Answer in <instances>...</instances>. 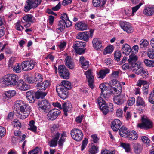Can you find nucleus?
Segmentation results:
<instances>
[{
    "label": "nucleus",
    "instance_id": "f257e3e1",
    "mask_svg": "<svg viewBox=\"0 0 154 154\" xmlns=\"http://www.w3.org/2000/svg\"><path fill=\"white\" fill-rule=\"evenodd\" d=\"M13 107L16 111L20 110V112L23 114L20 116V118L22 119L28 117L31 111L30 106L28 104L23 102L21 100L16 101Z\"/></svg>",
    "mask_w": 154,
    "mask_h": 154
},
{
    "label": "nucleus",
    "instance_id": "f03ea898",
    "mask_svg": "<svg viewBox=\"0 0 154 154\" xmlns=\"http://www.w3.org/2000/svg\"><path fill=\"white\" fill-rule=\"evenodd\" d=\"M18 78V76L14 74H8L3 77V83L6 86L10 85L14 86L15 85Z\"/></svg>",
    "mask_w": 154,
    "mask_h": 154
},
{
    "label": "nucleus",
    "instance_id": "7ed1b4c3",
    "mask_svg": "<svg viewBox=\"0 0 154 154\" xmlns=\"http://www.w3.org/2000/svg\"><path fill=\"white\" fill-rule=\"evenodd\" d=\"M111 86H115L116 87H111V91L112 94H121L122 91V88L119 82L116 79H113L109 82Z\"/></svg>",
    "mask_w": 154,
    "mask_h": 154
},
{
    "label": "nucleus",
    "instance_id": "20e7f679",
    "mask_svg": "<svg viewBox=\"0 0 154 154\" xmlns=\"http://www.w3.org/2000/svg\"><path fill=\"white\" fill-rule=\"evenodd\" d=\"M42 0H27L24 6V11L27 12L31 9H35L41 3Z\"/></svg>",
    "mask_w": 154,
    "mask_h": 154
},
{
    "label": "nucleus",
    "instance_id": "39448f33",
    "mask_svg": "<svg viewBox=\"0 0 154 154\" xmlns=\"http://www.w3.org/2000/svg\"><path fill=\"white\" fill-rule=\"evenodd\" d=\"M142 123L138 124V126L141 129H148L152 128L153 126V123L146 116H144L141 118Z\"/></svg>",
    "mask_w": 154,
    "mask_h": 154
},
{
    "label": "nucleus",
    "instance_id": "423d86ee",
    "mask_svg": "<svg viewBox=\"0 0 154 154\" xmlns=\"http://www.w3.org/2000/svg\"><path fill=\"white\" fill-rule=\"evenodd\" d=\"M109 85L107 83H102L99 85V88L101 91V96L103 97L104 99L107 100L109 98V94L111 93V89L109 90L108 87Z\"/></svg>",
    "mask_w": 154,
    "mask_h": 154
},
{
    "label": "nucleus",
    "instance_id": "0eeeda50",
    "mask_svg": "<svg viewBox=\"0 0 154 154\" xmlns=\"http://www.w3.org/2000/svg\"><path fill=\"white\" fill-rule=\"evenodd\" d=\"M70 134L72 137L77 141H81L83 137L82 131L77 128L72 129L71 131Z\"/></svg>",
    "mask_w": 154,
    "mask_h": 154
},
{
    "label": "nucleus",
    "instance_id": "6e6552de",
    "mask_svg": "<svg viewBox=\"0 0 154 154\" xmlns=\"http://www.w3.org/2000/svg\"><path fill=\"white\" fill-rule=\"evenodd\" d=\"M56 91L58 96L61 98L65 99L68 96V90L62 85H57L56 87Z\"/></svg>",
    "mask_w": 154,
    "mask_h": 154
},
{
    "label": "nucleus",
    "instance_id": "1a4fd4ad",
    "mask_svg": "<svg viewBox=\"0 0 154 154\" xmlns=\"http://www.w3.org/2000/svg\"><path fill=\"white\" fill-rule=\"evenodd\" d=\"M58 72L60 76L64 79L69 78V73L68 70L64 65H60L58 68Z\"/></svg>",
    "mask_w": 154,
    "mask_h": 154
},
{
    "label": "nucleus",
    "instance_id": "9d476101",
    "mask_svg": "<svg viewBox=\"0 0 154 154\" xmlns=\"http://www.w3.org/2000/svg\"><path fill=\"white\" fill-rule=\"evenodd\" d=\"M38 108L45 112H47L50 107V103L45 99L39 100L38 103Z\"/></svg>",
    "mask_w": 154,
    "mask_h": 154
},
{
    "label": "nucleus",
    "instance_id": "9b49d317",
    "mask_svg": "<svg viewBox=\"0 0 154 154\" xmlns=\"http://www.w3.org/2000/svg\"><path fill=\"white\" fill-rule=\"evenodd\" d=\"M36 63V62L33 60L24 61L21 63L22 69L26 71L31 70L33 68Z\"/></svg>",
    "mask_w": 154,
    "mask_h": 154
},
{
    "label": "nucleus",
    "instance_id": "f8f14e48",
    "mask_svg": "<svg viewBox=\"0 0 154 154\" xmlns=\"http://www.w3.org/2000/svg\"><path fill=\"white\" fill-rule=\"evenodd\" d=\"M133 68V71L135 73L139 75L141 74V76L144 78L148 76V73L146 70H145L142 67L140 66L139 65L132 67Z\"/></svg>",
    "mask_w": 154,
    "mask_h": 154
},
{
    "label": "nucleus",
    "instance_id": "ddd939ff",
    "mask_svg": "<svg viewBox=\"0 0 154 154\" xmlns=\"http://www.w3.org/2000/svg\"><path fill=\"white\" fill-rule=\"evenodd\" d=\"M60 113V111L57 109H54L50 110L48 113V120H54L55 119Z\"/></svg>",
    "mask_w": 154,
    "mask_h": 154
},
{
    "label": "nucleus",
    "instance_id": "4468645a",
    "mask_svg": "<svg viewBox=\"0 0 154 154\" xmlns=\"http://www.w3.org/2000/svg\"><path fill=\"white\" fill-rule=\"evenodd\" d=\"M51 136L60 137L61 133L59 125L53 124L50 128Z\"/></svg>",
    "mask_w": 154,
    "mask_h": 154
},
{
    "label": "nucleus",
    "instance_id": "2eb2a0df",
    "mask_svg": "<svg viewBox=\"0 0 154 154\" xmlns=\"http://www.w3.org/2000/svg\"><path fill=\"white\" fill-rule=\"evenodd\" d=\"M120 25L121 27L127 33H131L133 32V28L129 23L125 21L121 22Z\"/></svg>",
    "mask_w": 154,
    "mask_h": 154
},
{
    "label": "nucleus",
    "instance_id": "dca6fc26",
    "mask_svg": "<svg viewBox=\"0 0 154 154\" xmlns=\"http://www.w3.org/2000/svg\"><path fill=\"white\" fill-rule=\"evenodd\" d=\"M100 109L105 115L107 114L108 112L112 111L114 110L113 104L111 103H108L105 104L104 106L100 107Z\"/></svg>",
    "mask_w": 154,
    "mask_h": 154
},
{
    "label": "nucleus",
    "instance_id": "f3484780",
    "mask_svg": "<svg viewBox=\"0 0 154 154\" xmlns=\"http://www.w3.org/2000/svg\"><path fill=\"white\" fill-rule=\"evenodd\" d=\"M50 82L48 80L45 81L43 82H38L36 86V88L39 91H43L50 85Z\"/></svg>",
    "mask_w": 154,
    "mask_h": 154
},
{
    "label": "nucleus",
    "instance_id": "a211bd4d",
    "mask_svg": "<svg viewBox=\"0 0 154 154\" xmlns=\"http://www.w3.org/2000/svg\"><path fill=\"white\" fill-rule=\"evenodd\" d=\"M17 88L23 91H26L30 88V85L25 83L22 80H20L17 82Z\"/></svg>",
    "mask_w": 154,
    "mask_h": 154
},
{
    "label": "nucleus",
    "instance_id": "6ab92c4d",
    "mask_svg": "<svg viewBox=\"0 0 154 154\" xmlns=\"http://www.w3.org/2000/svg\"><path fill=\"white\" fill-rule=\"evenodd\" d=\"M85 74L88 79V85L91 89H93L94 87L93 84L94 81V77L92 75L91 71V70H88L86 71Z\"/></svg>",
    "mask_w": 154,
    "mask_h": 154
},
{
    "label": "nucleus",
    "instance_id": "aec40b11",
    "mask_svg": "<svg viewBox=\"0 0 154 154\" xmlns=\"http://www.w3.org/2000/svg\"><path fill=\"white\" fill-rule=\"evenodd\" d=\"M137 59L138 57L137 56L134 54H131L129 56L128 61L131 67H133L137 66L136 62Z\"/></svg>",
    "mask_w": 154,
    "mask_h": 154
},
{
    "label": "nucleus",
    "instance_id": "412c9836",
    "mask_svg": "<svg viewBox=\"0 0 154 154\" xmlns=\"http://www.w3.org/2000/svg\"><path fill=\"white\" fill-rule=\"evenodd\" d=\"M72 107L71 104L68 102H64L62 103L61 109H63L66 116L67 115V112L70 111Z\"/></svg>",
    "mask_w": 154,
    "mask_h": 154
},
{
    "label": "nucleus",
    "instance_id": "4be33fe9",
    "mask_svg": "<svg viewBox=\"0 0 154 154\" xmlns=\"http://www.w3.org/2000/svg\"><path fill=\"white\" fill-rule=\"evenodd\" d=\"M111 128L115 132H117L121 125V122L118 119H115L111 122Z\"/></svg>",
    "mask_w": 154,
    "mask_h": 154
},
{
    "label": "nucleus",
    "instance_id": "5701e85b",
    "mask_svg": "<svg viewBox=\"0 0 154 154\" xmlns=\"http://www.w3.org/2000/svg\"><path fill=\"white\" fill-rule=\"evenodd\" d=\"M89 34L87 32H80L77 35L76 38L78 39L87 41L89 39Z\"/></svg>",
    "mask_w": 154,
    "mask_h": 154
},
{
    "label": "nucleus",
    "instance_id": "b1692460",
    "mask_svg": "<svg viewBox=\"0 0 154 154\" xmlns=\"http://www.w3.org/2000/svg\"><path fill=\"white\" fill-rule=\"evenodd\" d=\"M120 94H117L118 95H115L113 97L114 103L118 105L122 104L124 102L123 97Z\"/></svg>",
    "mask_w": 154,
    "mask_h": 154
},
{
    "label": "nucleus",
    "instance_id": "393cba45",
    "mask_svg": "<svg viewBox=\"0 0 154 154\" xmlns=\"http://www.w3.org/2000/svg\"><path fill=\"white\" fill-rule=\"evenodd\" d=\"M27 99L31 103H33L36 98L35 93H33L32 91H29L27 92L26 94Z\"/></svg>",
    "mask_w": 154,
    "mask_h": 154
},
{
    "label": "nucleus",
    "instance_id": "a878e982",
    "mask_svg": "<svg viewBox=\"0 0 154 154\" xmlns=\"http://www.w3.org/2000/svg\"><path fill=\"white\" fill-rule=\"evenodd\" d=\"M65 64L67 67L70 69H72L74 67V63L71 58L67 56L65 59Z\"/></svg>",
    "mask_w": 154,
    "mask_h": 154
},
{
    "label": "nucleus",
    "instance_id": "bb28decb",
    "mask_svg": "<svg viewBox=\"0 0 154 154\" xmlns=\"http://www.w3.org/2000/svg\"><path fill=\"white\" fill-rule=\"evenodd\" d=\"M134 152L136 154H139L141 153L143 149L142 146L138 143L133 144V146Z\"/></svg>",
    "mask_w": 154,
    "mask_h": 154
},
{
    "label": "nucleus",
    "instance_id": "cd10ccee",
    "mask_svg": "<svg viewBox=\"0 0 154 154\" xmlns=\"http://www.w3.org/2000/svg\"><path fill=\"white\" fill-rule=\"evenodd\" d=\"M121 50L122 53L126 55H129L131 51V48L127 44H124L122 46Z\"/></svg>",
    "mask_w": 154,
    "mask_h": 154
},
{
    "label": "nucleus",
    "instance_id": "c85d7f7f",
    "mask_svg": "<svg viewBox=\"0 0 154 154\" xmlns=\"http://www.w3.org/2000/svg\"><path fill=\"white\" fill-rule=\"evenodd\" d=\"M130 131L128 130L126 127L124 126H122L119 130V134L125 137H127Z\"/></svg>",
    "mask_w": 154,
    "mask_h": 154
},
{
    "label": "nucleus",
    "instance_id": "c756f323",
    "mask_svg": "<svg viewBox=\"0 0 154 154\" xmlns=\"http://www.w3.org/2000/svg\"><path fill=\"white\" fill-rule=\"evenodd\" d=\"M75 28L78 30L83 31L87 29L88 26L85 23L80 22L75 25Z\"/></svg>",
    "mask_w": 154,
    "mask_h": 154
},
{
    "label": "nucleus",
    "instance_id": "7c9ffc66",
    "mask_svg": "<svg viewBox=\"0 0 154 154\" xmlns=\"http://www.w3.org/2000/svg\"><path fill=\"white\" fill-rule=\"evenodd\" d=\"M16 94V92L14 90H11L5 91L3 95V97L7 100L11 98Z\"/></svg>",
    "mask_w": 154,
    "mask_h": 154
},
{
    "label": "nucleus",
    "instance_id": "2f4dec72",
    "mask_svg": "<svg viewBox=\"0 0 154 154\" xmlns=\"http://www.w3.org/2000/svg\"><path fill=\"white\" fill-rule=\"evenodd\" d=\"M93 47L96 49H98L102 46V42L97 38H95L92 41Z\"/></svg>",
    "mask_w": 154,
    "mask_h": 154
},
{
    "label": "nucleus",
    "instance_id": "473e14b6",
    "mask_svg": "<svg viewBox=\"0 0 154 154\" xmlns=\"http://www.w3.org/2000/svg\"><path fill=\"white\" fill-rule=\"evenodd\" d=\"M110 71V69L107 68L100 70L98 73V78L103 79L107 74L109 73Z\"/></svg>",
    "mask_w": 154,
    "mask_h": 154
},
{
    "label": "nucleus",
    "instance_id": "72a5a7b5",
    "mask_svg": "<svg viewBox=\"0 0 154 154\" xmlns=\"http://www.w3.org/2000/svg\"><path fill=\"white\" fill-rule=\"evenodd\" d=\"M143 14L147 16H151L154 13V7H147L143 10Z\"/></svg>",
    "mask_w": 154,
    "mask_h": 154
},
{
    "label": "nucleus",
    "instance_id": "f704fd0d",
    "mask_svg": "<svg viewBox=\"0 0 154 154\" xmlns=\"http://www.w3.org/2000/svg\"><path fill=\"white\" fill-rule=\"evenodd\" d=\"M52 139L49 142L50 146L51 147H55L57 144L58 140H59L60 137L51 136Z\"/></svg>",
    "mask_w": 154,
    "mask_h": 154
},
{
    "label": "nucleus",
    "instance_id": "c9c22d12",
    "mask_svg": "<svg viewBox=\"0 0 154 154\" xmlns=\"http://www.w3.org/2000/svg\"><path fill=\"white\" fill-rule=\"evenodd\" d=\"M60 136V137L59 140L58 144L59 146H62L65 141V138L67 137L66 132L63 131L62 132Z\"/></svg>",
    "mask_w": 154,
    "mask_h": 154
},
{
    "label": "nucleus",
    "instance_id": "e433bc0d",
    "mask_svg": "<svg viewBox=\"0 0 154 154\" xmlns=\"http://www.w3.org/2000/svg\"><path fill=\"white\" fill-rule=\"evenodd\" d=\"M65 21L64 20H60L58 23V27L57 29V32L59 33L60 32L62 31L65 28Z\"/></svg>",
    "mask_w": 154,
    "mask_h": 154
},
{
    "label": "nucleus",
    "instance_id": "4c0bfd02",
    "mask_svg": "<svg viewBox=\"0 0 154 154\" xmlns=\"http://www.w3.org/2000/svg\"><path fill=\"white\" fill-rule=\"evenodd\" d=\"M106 0H92L93 6L95 7H98L100 6L102 2L101 6H103L106 4Z\"/></svg>",
    "mask_w": 154,
    "mask_h": 154
},
{
    "label": "nucleus",
    "instance_id": "58836bf2",
    "mask_svg": "<svg viewBox=\"0 0 154 154\" xmlns=\"http://www.w3.org/2000/svg\"><path fill=\"white\" fill-rule=\"evenodd\" d=\"M23 19L24 20V21L22 20V21L23 22L26 21L33 23L34 22L35 18L32 15L27 14L24 16L23 17Z\"/></svg>",
    "mask_w": 154,
    "mask_h": 154
},
{
    "label": "nucleus",
    "instance_id": "ea45409f",
    "mask_svg": "<svg viewBox=\"0 0 154 154\" xmlns=\"http://www.w3.org/2000/svg\"><path fill=\"white\" fill-rule=\"evenodd\" d=\"M127 137L130 140H135L138 138V135L137 133L134 131L132 130L130 131V133Z\"/></svg>",
    "mask_w": 154,
    "mask_h": 154
},
{
    "label": "nucleus",
    "instance_id": "a19ab883",
    "mask_svg": "<svg viewBox=\"0 0 154 154\" xmlns=\"http://www.w3.org/2000/svg\"><path fill=\"white\" fill-rule=\"evenodd\" d=\"M14 135L18 137H20V139H19V142H23L25 139L26 135L25 134H23L22 135V137L20 136L21 135V132L19 130L15 131L14 132Z\"/></svg>",
    "mask_w": 154,
    "mask_h": 154
},
{
    "label": "nucleus",
    "instance_id": "79ce46f5",
    "mask_svg": "<svg viewBox=\"0 0 154 154\" xmlns=\"http://www.w3.org/2000/svg\"><path fill=\"white\" fill-rule=\"evenodd\" d=\"M139 43L140 48H144L145 49L147 48L149 44L148 42L146 40L143 39L141 40Z\"/></svg>",
    "mask_w": 154,
    "mask_h": 154
},
{
    "label": "nucleus",
    "instance_id": "37998d69",
    "mask_svg": "<svg viewBox=\"0 0 154 154\" xmlns=\"http://www.w3.org/2000/svg\"><path fill=\"white\" fill-rule=\"evenodd\" d=\"M136 104L137 106H145V102L143 99L139 96L137 97L136 100Z\"/></svg>",
    "mask_w": 154,
    "mask_h": 154
},
{
    "label": "nucleus",
    "instance_id": "c03bdc74",
    "mask_svg": "<svg viewBox=\"0 0 154 154\" xmlns=\"http://www.w3.org/2000/svg\"><path fill=\"white\" fill-rule=\"evenodd\" d=\"M86 46L85 43L82 41H77L75 42L73 46V48H84Z\"/></svg>",
    "mask_w": 154,
    "mask_h": 154
},
{
    "label": "nucleus",
    "instance_id": "a18cd8bd",
    "mask_svg": "<svg viewBox=\"0 0 154 154\" xmlns=\"http://www.w3.org/2000/svg\"><path fill=\"white\" fill-rule=\"evenodd\" d=\"M60 85H62V86L65 87L67 90L71 89V84L68 81L66 80L62 81L61 82Z\"/></svg>",
    "mask_w": 154,
    "mask_h": 154
},
{
    "label": "nucleus",
    "instance_id": "49530a36",
    "mask_svg": "<svg viewBox=\"0 0 154 154\" xmlns=\"http://www.w3.org/2000/svg\"><path fill=\"white\" fill-rule=\"evenodd\" d=\"M39 91H37L35 93L36 98L38 99L40 98H43L47 95L48 93L47 91L43 92Z\"/></svg>",
    "mask_w": 154,
    "mask_h": 154
},
{
    "label": "nucleus",
    "instance_id": "de8ad7c7",
    "mask_svg": "<svg viewBox=\"0 0 154 154\" xmlns=\"http://www.w3.org/2000/svg\"><path fill=\"white\" fill-rule=\"evenodd\" d=\"M35 121L34 120H31L29 122V125L30 127L28 129L31 130L34 132H35L36 131V127L34 125Z\"/></svg>",
    "mask_w": 154,
    "mask_h": 154
},
{
    "label": "nucleus",
    "instance_id": "09e8293b",
    "mask_svg": "<svg viewBox=\"0 0 154 154\" xmlns=\"http://www.w3.org/2000/svg\"><path fill=\"white\" fill-rule=\"evenodd\" d=\"M41 149L38 147H36L33 150L28 152V154H41Z\"/></svg>",
    "mask_w": 154,
    "mask_h": 154
},
{
    "label": "nucleus",
    "instance_id": "8fccbe9b",
    "mask_svg": "<svg viewBox=\"0 0 154 154\" xmlns=\"http://www.w3.org/2000/svg\"><path fill=\"white\" fill-rule=\"evenodd\" d=\"M14 128L20 129L21 128V125L20 122L17 119H15L13 121L12 124Z\"/></svg>",
    "mask_w": 154,
    "mask_h": 154
},
{
    "label": "nucleus",
    "instance_id": "3c124183",
    "mask_svg": "<svg viewBox=\"0 0 154 154\" xmlns=\"http://www.w3.org/2000/svg\"><path fill=\"white\" fill-rule=\"evenodd\" d=\"M121 55V53L120 51H116L114 54V58L115 60L117 61H119L120 60Z\"/></svg>",
    "mask_w": 154,
    "mask_h": 154
},
{
    "label": "nucleus",
    "instance_id": "603ef678",
    "mask_svg": "<svg viewBox=\"0 0 154 154\" xmlns=\"http://www.w3.org/2000/svg\"><path fill=\"white\" fill-rule=\"evenodd\" d=\"M113 50V46L112 45H109L104 50V54L106 55L108 53H112Z\"/></svg>",
    "mask_w": 154,
    "mask_h": 154
},
{
    "label": "nucleus",
    "instance_id": "864d4df0",
    "mask_svg": "<svg viewBox=\"0 0 154 154\" xmlns=\"http://www.w3.org/2000/svg\"><path fill=\"white\" fill-rule=\"evenodd\" d=\"M148 101L151 104H154V88L149 95Z\"/></svg>",
    "mask_w": 154,
    "mask_h": 154
},
{
    "label": "nucleus",
    "instance_id": "5fc2aeb1",
    "mask_svg": "<svg viewBox=\"0 0 154 154\" xmlns=\"http://www.w3.org/2000/svg\"><path fill=\"white\" fill-rule=\"evenodd\" d=\"M144 62L146 65L149 67H154V61L151 60L147 59H145Z\"/></svg>",
    "mask_w": 154,
    "mask_h": 154
},
{
    "label": "nucleus",
    "instance_id": "6e6d98bb",
    "mask_svg": "<svg viewBox=\"0 0 154 154\" xmlns=\"http://www.w3.org/2000/svg\"><path fill=\"white\" fill-rule=\"evenodd\" d=\"M121 146L124 149L126 152H128L130 151V145L128 143H121Z\"/></svg>",
    "mask_w": 154,
    "mask_h": 154
},
{
    "label": "nucleus",
    "instance_id": "4d7b16f0",
    "mask_svg": "<svg viewBox=\"0 0 154 154\" xmlns=\"http://www.w3.org/2000/svg\"><path fill=\"white\" fill-rule=\"evenodd\" d=\"M13 71L16 73H20L21 71V67L19 63H17L13 66Z\"/></svg>",
    "mask_w": 154,
    "mask_h": 154
},
{
    "label": "nucleus",
    "instance_id": "13d9d810",
    "mask_svg": "<svg viewBox=\"0 0 154 154\" xmlns=\"http://www.w3.org/2000/svg\"><path fill=\"white\" fill-rule=\"evenodd\" d=\"M98 148L94 146L90 149L89 152L90 154H96L98 152Z\"/></svg>",
    "mask_w": 154,
    "mask_h": 154
},
{
    "label": "nucleus",
    "instance_id": "bf43d9fd",
    "mask_svg": "<svg viewBox=\"0 0 154 154\" xmlns=\"http://www.w3.org/2000/svg\"><path fill=\"white\" fill-rule=\"evenodd\" d=\"M104 99L103 97L101 96L100 97H99L97 99V102L98 103L100 107L104 105L106 103V102L103 100Z\"/></svg>",
    "mask_w": 154,
    "mask_h": 154
},
{
    "label": "nucleus",
    "instance_id": "052dcab7",
    "mask_svg": "<svg viewBox=\"0 0 154 154\" xmlns=\"http://www.w3.org/2000/svg\"><path fill=\"white\" fill-rule=\"evenodd\" d=\"M142 85H143L144 87L146 86V85L148 86L149 85V84L147 83L146 81L142 80H139L137 82V85L138 86L140 87Z\"/></svg>",
    "mask_w": 154,
    "mask_h": 154
},
{
    "label": "nucleus",
    "instance_id": "680f3d73",
    "mask_svg": "<svg viewBox=\"0 0 154 154\" xmlns=\"http://www.w3.org/2000/svg\"><path fill=\"white\" fill-rule=\"evenodd\" d=\"M75 50V52L78 54H79L80 55L84 54L85 51V49H84V48H73Z\"/></svg>",
    "mask_w": 154,
    "mask_h": 154
},
{
    "label": "nucleus",
    "instance_id": "e2e57ef3",
    "mask_svg": "<svg viewBox=\"0 0 154 154\" xmlns=\"http://www.w3.org/2000/svg\"><path fill=\"white\" fill-rule=\"evenodd\" d=\"M35 80H36V81L38 82H40L43 79L42 76L41 74L38 73H36L35 74Z\"/></svg>",
    "mask_w": 154,
    "mask_h": 154
},
{
    "label": "nucleus",
    "instance_id": "0e129e2a",
    "mask_svg": "<svg viewBox=\"0 0 154 154\" xmlns=\"http://www.w3.org/2000/svg\"><path fill=\"white\" fill-rule=\"evenodd\" d=\"M25 79L26 81L29 83H32L35 81V78L32 77L27 76Z\"/></svg>",
    "mask_w": 154,
    "mask_h": 154
},
{
    "label": "nucleus",
    "instance_id": "69168bd1",
    "mask_svg": "<svg viewBox=\"0 0 154 154\" xmlns=\"http://www.w3.org/2000/svg\"><path fill=\"white\" fill-rule=\"evenodd\" d=\"M5 134V129L4 127L0 126V139L4 136Z\"/></svg>",
    "mask_w": 154,
    "mask_h": 154
},
{
    "label": "nucleus",
    "instance_id": "338daca9",
    "mask_svg": "<svg viewBox=\"0 0 154 154\" xmlns=\"http://www.w3.org/2000/svg\"><path fill=\"white\" fill-rule=\"evenodd\" d=\"M15 28L17 30L19 31H21L24 29L23 26H22L19 22H17L16 24Z\"/></svg>",
    "mask_w": 154,
    "mask_h": 154
},
{
    "label": "nucleus",
    "instance_id": "774afa93",
    "mask_svg": "<svg viewBox=\"0 0 154 154\" xmlns=\"http://www.w3.org/2000/svg\"><path fill=\"white\" fill-rule=\"evenodd\" d=\"M147 55L149 58L153 59L154 58V51L149 49L147 52Z\"/></svg>",
    "mask_w": 154,
    "mask_h": 154
}]
</instances>
